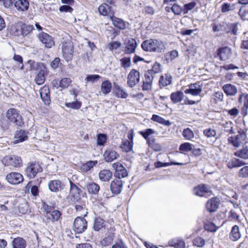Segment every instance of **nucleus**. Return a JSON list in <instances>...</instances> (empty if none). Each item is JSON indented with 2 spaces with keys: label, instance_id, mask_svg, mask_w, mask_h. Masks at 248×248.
<instances>
[{
  "label": "nucleus",
  "instance_id": "nucleus-1",
  "mask_svg": "<svg viewBox=\"0 0 248 248\" xmlns=\"http://www.w3.org/2000/svg\"><path fill=\"white\" fill-rule=\"evenodd\" d=\"M141 47L146 51L161 52L165 49V45L160 40L149 39L144 41Z\"/></svg>",
  "mask_w": 248,
  "mask_h": 248
},
{
  "label": "nucleus",
  "instance_id": "nucleus-2",
  "mask_svg": "<svg viewBox=\"0 0 248 248\" xmlns=\"http://www.w3.org/2000/svg\"><path fill=\"white\" fill-rule=\"evenodd\" d=\"M35 65L38 73L35 77V81L37 84L40 85L45 82L48 71L46 66L42 62H36Z\"/></svg>",
  "mask_w": 248,
  "mask_h": 248
},
{
  "label": "nucleus",
  "instance_id": "nucleus-3",
  "mask_svg": "<svg viewBox=\"0 0 248 248\" xmlns=\"http://www.w3.org/2000/svg\"><path fill=\"white\" fill-rule=\"evenodd\" d=\"M6 116L9 121L18 126H21L23 124L21 116L18 111L15 108L9 109L6 112Z\"/></svg>",
  "mask_w": 248,
  "mask_h": 248
},
{
  "label": "nucleus",
  "instance_id": "nucleus-4",
  "mask_svg": "<svg viewBox=\"0 0 248 248\" xmlns=\"http://www.w3.org/2000/svg\"><path fill=\"white\" fill-rule=\"evenodd\" d=\"M62 52L63 57L67 61L71 60L73 56L74 46L70 41L64 42L62 44Z\"/></svg>",
  "mask_w": 248,
  "mask_h": 248
},
{
  "label": "nucleus",
  "instance_id": "nucleus-5",
  "mask_svg": "<svg viewBox=\"0 0 248 248\" xmlns=\"http://www.w3.org/2000/svg\"><path fill=\"white\" fill-rule=\"evenodd\" d=\"M87 227V221L84 217H78L76 218L73 223V229L76 233H82Z\"/></svg>",
  "mask_w": 248,
  "mask_h": 248
},
{
  "label": "nucleus",
  "instance_id": "nucleus-6",
  "mask_svg": "<svg viewBox=\"0 0 248 248\" xmlns=\"http://www.w3.org/2000/svg\"><path fill=\"white\" fill-rule=\"evenodd\" d=\"M42 171V169L39 164L36 162L29 163L25 170L27 176L30 178L35 177L36 174Z\"/></svg>",
  "mask_w": 248,
  "mask_h": 248
},
{
  "label": "nucleus",
  "instance_id": "nucleus-7",
  "mask_svg": "<svg viewBox=\"0 0 248 248\" xmlns=\"http://www.w3.org/2000/svg\"><path fill=\"white\" fill-rule=\"evenodd\" d=\"M2 163L4 166L17 167L21 164L22 159L20 157L16 155H7L2 159Z\"/></svg>",
  "mask_w": 248,
  "mask_h": 248
},
{
  "label": "nucleus",
  "instance_id": "nucleus-8",
  "mask_svg": "<svg viewBox=\"0 0 248 248\" xmlns=\"http://www.w3.org/2000/svg\"><path fill=\"white\" fill-rule=\"evenodd\" d=\"M37 37L39 41L41 42L46 48H51L55 45L54 40L52 36L46 32L43 31L40 32Z\"/></svg>",
  "mask_w": 248,
  "mask_h": 248
},
{
  "label": "nucleus",
  "instance_id": "nucleus-9",
  "mask_svg": "<svg viewBox=\"0 0 248 248\" xmlns=\"http://www.w3.org/2000/svg\"><path fill=\"white\" fill-rule=\"evenodd\" d=\"M238 103L241 106V114L246 116L248 114V93H241L238 98Z\"/></svg>",
  "mask_w": 248,
  "mask_h": 248
},
{
  "label": "nucleus",
  "instance_id": "nucleus-10",
  "mask_svg": "<svg viewBox=\"0 0 248 248\" xmlns=\"http://www.w3.org/2000/svg\"><path fill=\"white\" fill-rule=\"evenodd\" d=\"M112 168L115 170L114 176L117 179L124 178L128 176L126 169L120 162L114 163L112 164Z\"/></svg>",
  "mask_w": 248,
  "mask_h": 248
},
{
  "label": "nucleus",
  "instance_id": "nucleus-11",
  "mask_svg": "<svg viewBox=\"0 0 248 248\" xmlns=\"http://www.w3.org/2000/svg\"><path fill=\"white\" fill-rule=\"evenodd\" d=\"M140 80V72L134 69L131 70L127 76V83L128 85L130 87L132 88L135 86L137 83L139 82Z\"/></svg>",
  "mask_w": 248,
  "mask_h": 248
},
{
  "label": "nucleus",
  "instance_id": "nucleus-12",
  "mask_svg": "<svg viewBox=\"0 0 248 248\" xmlns=\"http://www.w3.org/2000/svg\"><path fill=\"white\" fill-rule=\"evenodd\" d=\"M231 54V48L227 46H225L218 48L215 56L218 57L220 61H226L230 58Z\"/></svg>",
  "mask_w": 248,
  "mask_h": 248
},
{
  "label": "nucleus",
  "instance_id": "nucleus-13",
  "mask_svg": "<svg viewBox=\"0 0 248 248\" xmlns=\"http://www.w3.org/2000/svg\"><path fill=\"white\" fill-rule=\"evenodd\" d=\"M193 192L196 196L204 197L206 194L210 193L211 191L208 185L201 184L193 188Z\"/></svg>",
  "mask_w": 248,
  "mask_h": 248
},
{
  "label": "nucleus",
  "instance_id": "nucleus-14",
  "mask_svg": "<svg viewBox=\"0 0 248 248\" xmlns=\"http://www.w3.org/2000/svg\"><path fill=\"white\" fill-rule=\"evenodd\" d=\"M7 181L11 184L17 185L23 181V176L18 172H11L6 176Z\"/></svg>",
  "mask_w": 248,
  "mask_h": 248
},
{
  "label": "nucleus",
  "instance_id": "nucleus-15",
  "mask_svg": "<svg viewBox=\"0 0 248 248\" xmlns=\"http://www.w3.org/2000/svg\"><path fill=\"white\" fill-rule=\"evenodd\" d=\"M124 45L125 46L124 52L126 54L134 53L137 46V42L133 38L125 40Z\"/></svg>",
  "mask_w": 248,
  "mask_h": 248
},
{
  "label": "nucleus",
  "instance_id": "nucleus-16",
  "mask_svg": "<svg viewBox=\"0 0 248 248\" xmlns=\"http://www.w3.org/2000/svg\"><path fill=\"white\" fill-rule=\"evenodd\" d=\"M123 181L120 179L115 178L112 181L110 184V190L113 194H120L123 189Z\"/></svg>",
  "mask_w": 248,
  "mask_h": 248
},
{
  "label": "nucleus",
  "instance_id": "nucleus-17",
  "mask_svg": "<svg viewBox=\"0 0 248 248\" xmlns=\"http://www.w3.org/2000/svg\"><path fill=\"white\" fill-rule=\"evenodd\" d=\"M110 19L112 22L113 25L119 29L124 30L129 26L128 22L114 16H111Z\"/></svg>",
  "mask_w": 248,
  "mask_h": 248
},
{
  "label": "nucleus",
  "instance_id": "nucleus-18",
  "mask_svg": "<svg viewBox=\"0 0 248 248\" xmlns=\"http://www.w3.org/2000/svg\"><path fill=\"white\" fill-rule=\"evenodd\" d=\"M49 190L53 192L61 191L64 188V185L58 180H51L48 184Z\"/></svg>",
  "mask_w": 248,
  "mask_h": 248
},
{
  "label": "nucleus",
  "instance_id": "nucleus-19",
  "mask_svg": "<svg viewBox=\"0 0 248 248\" xmlns=\"http://www.w3.org/2000/svg\"><path fill=\"white\" fill-rule=\"evenodd\" d=\"M202 91L201 86L198 83L191 84L189 85V88L185 91L186 94H190L193 96L200 94Z\"/></svg>",
  "mask_w": 248,
  "mask_h": 248
},
{
  "label": "nucleus",
  "instance_id": "nucleus-20",
  "mask_svg": "<svg viewBox=\"0 0 248 248\" xmlns=\"http://www.w3.org/2000/svg\"><path fill=\"white\" fill-rule=\"evenodd\" d=\"M222 89L227 96H234L237 93L236 87L232 84L227 83L224 85Z\"/></svg>",
  "mask_w": 248,
  "mask_h": 248
},
{
  "label": "nucleus",
  "instance_id": "nucleus-21",
  "mask_svg": "<svg viewBox=\"0 0 248 248\" xmlns=\"http://www.w3.org/2000/svg\"><path fill=\"white\" fill-rule=\"evenodd\" d=\"M40 94L42 101L45 105H48L50 102V92L48 86H45L40 90Z\"/></svg>",
  "mask_w": 248,
  "mask_h": 248
},
{
  "label": "nucleus",
  "instance_id": "nucleus-22",
  "mask_svg": "<svg viewBox=\"0 0 248 248\" xmlns=\"http://www.w3.org/2000/svg\"><path fill=\"white\" fill-rule=\"evenodd\" d=\"M104 156L106 162H110L117 159L120 155L116 152L109 148L105 152Z\"/></svg>",
  "mask_w": 248,
  "mask_h": 248
},
{
  "label": "nucleus",
  "instance_id": "nucleus-23",
  "mask_svg": "<svg viewBox=\"0 0 248 248\" xmlns=\"http://www.w3.org/2000/svg\"><path fill=\"white\" fill-rule=\"evenodd\" d=\"M14 144H17L26 140L28 139V136L26 132L23 130H17L15 134Z\"/></svg>",
  "mask_w": 248,
  "mask_h": 248
},
{
  "label": "nucleus",
  "instance_id": "nucleus-24",
  "mask_svg": "<svg viewBox=\"0 0 248 248\" xmlns=\"http://www.w3.org/2000/svg\"><path fill=\"white\" fill-rule=\"evenodd\" d=\"M247 164L245 161L236 158H233L227 162V167L230 169L238 168Z\"/></svg>",
  "mask_w": 248,
  "mask_h": 248
},
{
  "label": "nucleus",
  "instance_id": "nucleus-25",
  "mask_svg": "<svg viewBox=\"0 0 248 248\" xmlns=\"http://www.w3.org/2000/svg\"><path fill=\"white\" fill-rule=\"evenodd\" d=\"M219 206V201L217 198H212L208 200L206 204V208L210 212H215Z\"/></svg>",
  "mask_w": 248,
  "mask_h": 248
},
{
  "label": "nucleus",
  "instance_id": "nucleus-26",
  "mask_svg": "<svg viewBox=\"0 0 248 248\" xmlns=\"http://www.w3.org/2000/svg\"><path fill=\"white\" fill-rule=\"evenodd\" d=\"M29 2L27 0H17L15 2V6L18 11L24 12L28 10Z\"/></svg>",
  "mask_w": 248,
  "mask_h": 248
},
{
  "label": "nucleus",
  "instance_id": "nucleus-27",
  "mask_svg": "<svg viewBox=\"0 0 248 248\" xmlns=\"http://www.w3.org/2000/svg\"><path fill=\"white\" fill-rule=\"evenodd\" d=\"M112 176V172L106 169L101 170L98 174L99 180L102 182H108Z\"/></svg>",
  "mask_w": 248,
  "mask_h": 248
},
{
  "label": "nucleus",
  "instance_id": "nucleus-28",
  "mask_svg": "<svg viewBox=\"0 0 248 248\" xmlns=\"http://www.w3.org/2000/svg\"><path fill=\"white\" fill-rule=\"evenodd\" d=\"M86 187L88 192L93 195H97L100 190V186L99 185L93 182L88 183Z\"/></svg>",
  "mask_w": 248,
  "mask_h": 248
},
{
  "label": "nucleus",
  "instance_id": "nucleus-29",
  "mask_svg": "<svg viewBox=\"0 0 248 248\" xmlns=\"http://www.w3.org/2000/svg\"><path fill=\"white\" fill-rule=\"evenodd\" d=\"M114 90L115 95L117 97L126 98L128 96V94L127 92L118 84H114Z\"/></svg>",
  "mask_w": 248,
  "mask_h": 248
},
{
  "label": "nucleus",
  "instance_id": "nucleus-30",
  "mask_svg": "<svg viewBox=\"0 0 248 248\" xmlns=\"http://www.w3.org/2000/svg\"><path fill=\"white\" fill-rule=\"evenodd\" d=\"M62 214L58 210H53L48 215L46 216L47 219L52 222L58 221L61 217Z\"/></svg>",
  "mask_w": 248,
  "mask_h": 248
},
{
  "label": "nucleus",
  "instance_id": "nucleus-31",
  "mask_svg": "<svg viewBox=\"0 0 248 248\" xmlns=\"http://www.w3.org/2000/svg\"><path fill=\"white\" fill-rule=\"evenodd\" d=\"M112 88L111 83L108 80H106L103 81L101 85V92L104 95H107L108 94Z\"/></svg>",
  "mask_w": 248,
  "mask_h": 248
},
{
  "label": "nucleus",
  "instance_id": "nucleus-32",
  "mask_svg": "<svg viewBox=\"0 0 248 248\" xmlns=\"http://www.w3.org/2000/svg\"><path fill=\"white\" fill-rule=\"evenodd\" d=\"M241 237L239 228L238 226L234 225L232 227L230 234V237L232 241H237Z\"/></svg>",
  "mask_w": 248,
  "mask_h": 248
},
{
  "label": "nucleus",
  "instance_id": "nucleus-33",
  "mask_svg": "<svg viewBox=\"0 0 248 248\" xmlns=\"http://www.w3.org/2000/svg\"><path fill=\"white\" fill-rule=\"evenodd\" d=\"M234 155L235 156L243 159H248V147L243 146L241 149L235 152Z\"/></svg>",
  "mask_w": 248,
  "mask_h": 248
},
{
  "label": "nucleus",
  "instance_id": "nucleus-34",
  "mask_svg": "<svg viewBox=\"0 0 248 248\" xmlns=\"http://www.w3.org/2000/svg\"><path fill=\"white\" fill-rule=\"evenodd\" d=\"M12 243L13 248H25L26 246V241L21 237L15 238Z\"/></svg>",
  "mask_w": 248,
  "mask_h": 248
},
{
  "label": "nucleus",
  "instance_id": "nucleus-35",
  "mask_svg": "<svg viewBox=\"0 0 248 248\" xmlns=\"http://www.w3.org/2000/svg\"><path fill=\"white\" fill-rule=\"evenodd\" d=\"M70 184V193L73 195L74 197H78L79 195L81 190L72 181L69 179Z\"/></svg>",
  "mask_w": 248,
  "mask_h": 248
},
{
  "label": "nucleus",
  "instance_id": "nucleus-36",
  "mask_svg": "<svg viewBox=\"0 0 248 248\" xmlns=\"http://www.w3.org/2000/svg\"><path fill=\"white\" fill-rule=\"evenodd\" d=\"M171 247L174 248H185V242L182 238H175L171 240Z\"/></svg>",
  "mask_w": 248,
  "mask_h": 248
},
{
  "label": "nucleus",
  "instance_id": "nucleus-37",
  "mask_svg": "<svg viewBox=\"0 0 248 248\" xmlns=\"http://www.w3.org/2000/svg\"><path fill=\"white\" fill-rule=\"evenodd\" d=\"M133 142L128 140H125L122 141L121 148L124 152L128 153L132 150Z\"/></svg>",
  "mask_w": 248,
  "mask_h": 248
},
{
  "label": "nucleus",
  "instance_id": "nucleus-38",
  "mask_svg": "<svg viewBox=\"0 0 248 248\" xmlns=\"http://www.w3.org/2000/svg\"><path fill=\"white\" fill-rule=\"evenodd\" d=\"M97 160H91L87 161L86 163L83 164L81 167V169L84 172H87L93 168L94 166L97 164Z\"/></svg>",
  "mask_w": 248,
  "mask_h": 248
},
{
  "label": "nucleus",
  "instance_id": "nucleus-39",
  "mask_svg": "<svg viewBox=\"0 0 248 248\" xmlns=\"http://www.w3.org/2000/svg\"><path fill=\"white\" fill-rule=\"evenodd\" d=\"M104 220L101 217H96L93 223V229L96 231H99L104 227Z\"/></svg>",
  "mask_w": 248,
  "mask_h": 248
},
{
  "label": "nucleus",
  "instance_id": "nucleus-40",
  "mask_svg": "<svg viewBox=\"0 0 248 248\" xmlns=\"http://www.w3.org/2000/svg\"><path fill=\"white\" fill-rule=\"evenodd\" d=\"M159 83L160 87H165L169 85L170 84V75L166 74L165 76H162L160 78Z\"/></svg>",
  "mask_w": 248,
  "mask_h": 248
},
{
  "label": "nucleus",
  "instance_id": "nucleus-41",
  "mask_svg": "<svg viewBox=\"0 0 248 248\" xmlns=\"http://www.w3.org/2000/svg\"><path fill=\"white\" fill-rule=\"evenodd\" d=\"M228 140L229 143H231L233 146L238 147L240 146L242 140H241L237 135H236L235 136H232L229 138Z\"/></svg>",
  "mask_w": 248,
  "mask_h": 248
},
{
  "label": "nucleus",
  "instance_id": "nucleus-42",
  "mask_svg": "<svg viewBox=\"0 0 248 248\" xmlns=\"http://www.w3.org/2000/svg\"><path fill=\"white\" fill-rule=\"evenodd\" d=\"M151 120L165 125L169 126L170 124V122L169 121L166 120L164 118L156 114H153L152 115Z\"/></svg>",
  "mask_w": 248,
  "mask_h": 248
},
{
  "label": "nucleus",
  "instance_id": "nucleus-43",
  "mask_svg": "<svg viewBox=\"0 0 248 248\" xmlns=\"http://www.w3.org/2000/svg\"><path fill=\"white\" fill-rule=\"evenodd\" d=\"M155 133V131L151 128H147L144 131H140L139 133L146 140L147 142L148 140L153 139L152 138H149V136Z\"/></svg>",
  "mask_w": 248,
  "mask_h": 248
},
{
  "label": "nucleus",
  "instance_id": "nucleus-44",
  "mask_svg": "<svg viewBox=\"0 0 248 248\" xmlns=\"http://www.w3.org/2000/svg\"><path fill=\"white\" fill-rule=\"evenodd\" d=\"M147 143L149 146L155 151H159L162 149L161 145L156 143L155 139H151Z\"/></svg>",
  "mask_w": 248,
  "mask_h": 248
},
{
  "label": "nucleus",
  "instance_id": "nucleus-45",
  "mask_svg": "<svg viewBox=\"0 0 248 248\" xmlns=\"http://www.w3.org/2000/svg\"><path fill=\"white\" fill-rule=\"evenodd\" d=\"M224 95L223 93L220 91L216 92L212 95V100L215 103L221 102L223 100Z\"/></svg>",
  "mask_w": 248,
  "mask_h": 248
},
{
  "label": "nucleus",
  "instance_id": "nucleus-46",
  "mask_svg": "<svg viewBox=\"0 0 248 248\" xmlns=\"http://www.w3.org/2000/svg\"><path fill=\"white\" fill-rule=\"evenodd\" d=\"M183 93L181 92H177L171 93V101L176 103L182 101L183 97Z\"/></svg>",
  "mask_w": 248,
  "mask_h": 248
},
{
  "label": "nucleus",
  "instance_id": "nucleus-47",
  "mask_svg": "<svg viewBox=\"0 0 248 248\" xmlns=\"http://www.w3.org/2000/svg\"><path fill=\"white\" fill-rule=\"evenodd\" d=\"M110 231L111 233L108 234L107 236H106L103 240V243L105 245H108L113 241L114 235L112 232L115 231V229L113 227L110 228Z\"/></svg>",
  "mask_w": 248,
  "mask_h": 248
},
{
  "label": "nucleus",
  "instance_id": "nucleus-48",
  "mask_svg": "<svg viewBox=\"0 0 248 248\" xmlns=\"http://www.w3.org/2000/svg\"><path fill=\"white\" fill-rule=\"evenodd\" d=\"M34 29L33 25L24 24L21 27V34L23 36L29 34Z\"/></svg>",
  "mask_w": 248,
  "mask_h": 248
},
{
  "label": "nucleus",
  "instance_id": "nucleus-49",
  "mask_svg": "<svg viewBox=\"0 0 248 248\" xmlns=\"http://www.w3.org/2000/svg\"><path fill=\"white\" fill-rule=\"evenodd\" d=\"M110 7L107 3H103L100 5L98 8L99 13L103 16H106L108 13Z\"/></svg>",
  "mask_w": 248,
  "mask_h": 248
},
{
  "label": "nucleus",
  "instance_id": "nucleus-50",
  "mask_svg": "<svg viewBox=\"0 0 248 248\" xmlns=\"http://www.w3.org/2000/svg\"><path fill=\"white\" fill-rule=\"evenodd\" d=\"M193 147L194 145L192 144H191L189 142H185L180 145L179 147V150L182 152H188L191 151L192 150V147Z\"/></svg>",
  "mask_w": 248,
  "mask_h": 248
},
{
  "label": "nucleus",
  "instance_id": "nucleus-51",
  "mask_svg": "<svg viewBox=\"0 0 248 248\" xmlns=\"http://www.w3.org/2000/svg\"><path fill=\"white\" fill-rule=\"evenodd\" d=\"M121 63V66L124 69H126L131 66V58L130 57H124L120 60Z\"/></svg>",
  "mask_w": 248,
  "mask_h": 248
},
{
  "label": "nucleus",
  "instance_id": "nucleus-52",
  "mask_svg": "<svg viewBox=\"0 0 248 248\" xmlns=\"http://www.w3.org/2000/svg\"><path fill=\"white\" fill-rule=\"evenodd\" d=\"M183 136L186 139L190 140L194 138V135L193 132L190 128H187L184 130Z\"/></svg>",
  "mask_w": 248,
  "mask_h": 248
},
{
  "label": "nucleus",
  "instance_id": "nucleus-53",
  "mask_svg": "<svg viewBox=\"0 0 248 248\" xmlns=\"http://www.w3.org/2000/svg\"><path fill=\"white\" fill-rule=\"evenodd\" d=\"M65 106L69 108L78 109L81 107V103L77 100L70 103H66Z\"/></svg>",
  "mask_w": 248,
  "mask_h": 248
},
{
  "label": "nucleus",
  "instance_id": "nucleus-54",
  "mask_svg": "<svg viewBox=\"0 0 248 248\" xmlns=\"http://www.w3.org/2000/svg\"><path fill=\"white\" fill-rule=\"evenodd\" d=\"M107 140V136L105 134H99L97 136V143L100 146L104 145Z\"/></svg>",
  "mask_w": 248,
  "mask_h": 248
},
{
  "label": "nucleus",
  "instance_id": "nucleus-55",
  "mask_svg": "<svg viewBox=\"0 0 248 248\" xmlns=\"http://www.w3.org/2000/svg\"><path fill=\"white\" fill-rule=\"evenodd\" d=\"M216 134V130L212 128H207L203 130V134L207 138L214 137Z\"/></svg>",
  "mask_w": 248,
  "mask_h": 248
},
{
  "label": "nucleus",
  "instance_id": "nucleus-56",
  "mask_svg": "<svg viewBox=\"0 0 248 248\" xmlns=\"http://www.w3.org/2000/svg\"><path fill=\"white\" fill-rule=\"evenodd\" d=\"M42 209L44 212L46 213V216H47L54 209V206H50L45 202H43Z\"/></svg>",
  "mask_w": 248,
  "mask_h": 248
},
{
  "label": "nucleus",
  "instance_id": "nucleus-57",
  "mask_svg": "<svg viewBox=\"0 0 248 248\" xmlns=\"http://www.w3.org/2000/svg\"><path fill=\"white\" fill-rule=\"evenodd\" d=\"M232 123L231 122H226L225 124H223L224 128V131L229 134H233V130L232 127Z\"/></svg>",
  "mask_w": 248,
  "mask_h": 248
},
{
  "label": "nucleus",
  "instance_id": "nucleus-58",
  "mask_svg": "<svg viewBox=\"0 0 248 248\" xmlns=\"http://www.w3.org/2000/svg\"><path fill=\"white\" fill-rule=\"evenodd\" d=\"M193 244L198 247H202L205 244V241L202 237H198L193 240Z\"/></svg>",
  "mask_w": 248,
  "mask_h": 248
},
{
  "label": "nucleus",
  "instance_id": "nucleus-59",
  "mask_svg": "<svg viewBox=\"0 0 248 248\" xmlns=\"http://www.w3.org/2000/svg\"><path fill=\"white\" fill-rule=\"evenodd\" d=\"M71 82V80L70 78H63L60 81V83L59 84L60 85V87L62 88H66L69 86Z\"/></svg>",
  "mask_w": 248,
  "mask_h": 248
},
{
  "label": "nucleus",
  "instance_id": "nucleus-60",
  "mask_svg": "<svg viewBox=\"0 0 248 248\" xmlns=\"http://www.w3.org/2000/svg\"><path fill=\"white\" fill-rule=\"evenodd\" d=\"M121 46V43L118 41H114L109 43L108 47L110 50L117 49Z\"/></svg>",
  "mask_w": 248,
  "mask_h": 248
},
{
  "label": "nucleus",
  "instance_id": "nucleus-61",
  "mask_svg": "<svg viewBox=\"0 0 248 248\" xmlns=\"http://www.w3.org/2000/svg\"><path fill=\"white\" fill-rule=\"evenodd\" d=\"M238 175L240 177L243 178L248 177V166L241 168L239 171Z\"/></svg>",
  "mask_w": 248,
  "mask_h": 248
},
{
  "label": "nucleus",
  "instance_id": "nucleus-62",
  "mask_svg": "<svg viewBox=\"0 0 248 248\" xmlns=\"http://www.w3.org/2000/svg\"><path fill=\"white\" fill-rule=\"evenodd\" d=\"M161 65L157 62H155L154 64L151 69L148 70L149 71H151L153 75H155L161 71L160 69Z\"/></svg>",
  "mask_w": 248,
  "mask_h": 248
},
{
  "label": "nucleus",
  "instance_id": "nucleus-63",
  "mask_svg": "<svg viewBox=\"0 0 248 248\" xmlns=\"http://www.w3.org/2000/svg\"><path fill=\"white\" fill-rule=\"evenodd\" d=\"M101 77L98 75H89L86 77L85 80L93 83L95 80L99 79Z\"/></svg>",
  "mask_w": 248,
  "mask_h": 248
},
{
  "label": "nucleus",
  "instance_id": "nucleus-64",
  "mask_svg": "<svg viewBox=\"0 0 248 248\" xmlns=\"http://www.w3.org/2000/svg\"><path fill=\"white\" fill-rule=\"evenodd\" d=\"M154 76L155 75L152 74L151 71L148 70L146 71L144 74L145 79L144 80L147 81H151V82H152Z\"/></svg>",
  "mask_w": 248,
  "mask_h": 248
}]
</instances>
